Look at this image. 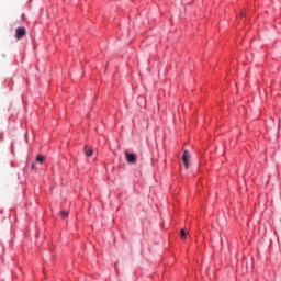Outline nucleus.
Masks as SVG:
<instances>
[{
	"label": "nucleus",
	"mask_w": 281,
	"mask_h": 281,
	"mask_svg": "<svg viewBox=\"0 0 281 281\" xmlns=\"http://www.w3.org/2000/svg\"><path fill=\"white\" fill-rule=\"evenodd\" d=\"M26 34H27V30H25V27L23 26H20L15 30V37L18 38V41H21V38L26 36Z\"/></svg>",
	"instance_id": "f257e3e1"
},
{
	"label": "nucleus",
	"mask_w": 281,
	"mask_h": 281,
	"mask_svg": "<svg viewBox=\"0 0 281 281\" xmlns=\"http://www.w3.org/2000/svg\"><path fill=\"white\" fill-rule=\"evenodd\" d=\"M182 161L184 164L186 170H188V168H190V151L188 150L183 151Z\"/></svg>",
	"instance_id": "f03ea898"
},
{
	"label": "nucleus",
	"mask_w": 281,
	"mask_h": 281,
	"mask_svg": "<svg viewBox=\"0 0 281 281\" xmlns=\"http://www.w3.org/2000/svg\"><path fill=\"white\" fill-rule=\"evenodd\" d=\"M125 157L128 164H136L137 162V156L135 154L125 151Z\"/></svg>",
	"instance_id": "7ed1b4c3"
},
{
	"label": "nucleus",
	"mask_w": 281,
	"mask_h": 281,
	"mask_svg": "<svg viewBox=\"0 0 281 281\" xmlns=\"http://www.w3.org/2000/svg\"><path fill=\"white\" fill-rule=\"evenodd\" d=\"M36 164H45V157L43 155H38L35 159V162L32 164V170H36Z\"/></svg>",
	"instance_id": "20e7f679"
},
{
	"label": "nucleus",
	"mask_w": 281,
	"mask_h": 281,
	"mask_svg": "<svg viewBox=\"0 0 281 281\" xmlns=\"http://www.w3.org/2000/svg\"><path fill=\"white\" fill-rule=\"evenodd\" d=\"M85 155H86V157H92L93 156V148L91 146L86 145L85 146Z\"/></svg>",
	"instance_id": "39448f33"
},
{
	"label": "nucleus",
	"mask_w": 281,
	"mask_h": 281,
	"mask_svg": "<svg viewBox=\"0 0 281 281\" xmlns=\"http://www.w3.org/2000/svg\"><path fill=\"white\" fill-rule=\"evenodd\" d=\"M60 216H61L63 218H67V217L69 216V212H67V211H61V212H60Z\"/></svg>",
	"instance_id": "423d86ee"
},
{
	"label": "nucleus",
	"mask_w": 281,
	"mask_h": 281,
	"mask_svg": "<svg viewBox=\"0 0 281 281\" xmlns=\"http://www.w3.org/2000/svg\"><path fill=\"white\" fill-rule=\"evenodd\" d=\"M186 236H187L186 229L182 228L180 231V238H182V240H184Z\"/></svg>",
	"instance_id": "0eeeda50"
}]
</instances>
